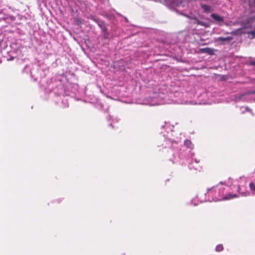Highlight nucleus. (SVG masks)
Segmentation results:
<instances>
[{"instance_id": "obj_7", "label": "nucleus", "mask_w": 255, "mask_h": 255, "mask_svg": "<svg viewBox=\"0 0 255 255\" xmlns=\"http://www.w3.org/2000/svg\"><path fill=\"white\" fill-rule=\"evenodd\" d=\"M243 187H242L240 185H239L238 187L237 190L241 194V195L243 196H247L250 195V192L248 191H242Z\"/></svg>"}, {"instance_id": "obj_20", "label": "nucleus", "mask_w": 255, "mask_h": 255, "mask_svg": "<svg viewBox=\"0 0 255 255\" xmlns=\"http://www.w3.org/2000/svg\"><path fill=\"white\" fill-rule=\"evenodd\" d=\"M240 179H241V180L243 179V180H244L245 179V178H244V177H243V178H242V177H241V178H240Z\"/></svg>"}, {"instance_id": "obj_6", "label": "nucleus", "mask_w": 255, "mask_h": 255, "mask_svg": "<svg viewBox=\"0 0 255 255\" xmlns=\"http://www.w3.org/2000/svg\"><path fill=\"white\" fill-rule=\"evenodd\" d=\"M92 19L98 24L103 32H106V28L104 21L94 17L92 18Z\"/></svg>"}, {"instance_id": "obj_8", "label": "nucleus", "mask_w": 255, "mask_h": 255, "mask_svg": "<svg viewBox=\"0 0 255 255\" xmlns=\"http://www.w3.org/2000/svg\"><path fill=\"white\" fill-rule=\"evenodd\" d=\"M232 39V37H219L217 38L216 41L218 42L223 43L224 41H230Z\"/></svg>"}, {"instance_id": "obj_10", "label": "nucleus", "mask_w": 255, "mask_h": 255, "mask_svg": "<svg viewBox=\"0 0 255 255\" xmlns=\"http://www.w3.org/2000/svg\"><path fill=\"white\" fill-rule=\"evenodd\" d=\"M107 120L108 121H112L113 123H117L119 121V119L118 118H114L111 116H109L107 117Z\"/></svg>"}, {"instance_id": "obj_14", "label": "nucleus", "mask_w": 255, "mask_h": 255, "mask_svg": "<svg viewBox=\"0 0 255 255\" xmlns=\"http://www.w3.org/2000/svg\"><path fill=\"white\" fill-rule=\"evenodd\" d=\"M249 65L255 66V59L248 62Z\"/></svg>"}, {"instance_id": "obj_5", "label": "nucleus", "mask_w": 255, "mask_h": 255, "mask_svg": "<svg viewBox=\"0 0 255 255\" xmlns=\"http://www.w3.org/2000/svg\"><path fill=\"white\" fill-rule=\"evenodd\" d=\"M211 17L214 19V23L219 25H222L224 22V18L215 13H212Z\"/></svg>"}, {"instance_id": "obj_11", "label": "nucleus", "mask_w": 255, "mask_h": 255, "mask_svg": "<svg viewBox=\"0 0 255 255\" xmlns=\"http://www.w3.org/2000/svg\"><path fill=\"white\" fill-rule=\"evenodd\" d=\"M241 112L242 113H244L245 111L251 112V109H250L248 107H241Z\"/></svg>"}, {"instance_id": "obj_19", "label": "nucleus", "mask_w": 255, "mask_h": 255, "mask_svg": "<svg viewBox=\"0 0 255 255\" xmlns=\"http://www.w3.org/2000/svg\"><path fill=\"white\" fill-rule=\"evenodd\" d=\"M202 7L205 10H207L208 8V6L206 5H202Z\"/></svg>"}, {"instance_id": "obj_21", "label": "nucleus", "mask_w": 255, "mask_h": 255, "mask_svg": "<svg viewBox=\"0 0 255 255\" xmlns=\"http://www.w3.org/2000/svg\"><path fill=\"white\" fill-rule=\"evenodd\" d=\"M198 104L200 105V104H205V103H204V102H203V103L199 102Z\"/></svg>"}, {"instance_id": "obj_15", "label": "nucleus", "mask_w": 255, "mask_h": 255, "mask_svg": "<svg viewBox=\"0 0 255 255\" xmlns=\"http://www.w3.org/2000/svg\"><path fill=\"white\" fill-rule=\"evenodd\" d=\"M254 29L255 31H252L250 32V34L252 35V38H254V37H255V26Z\"/></svg>"}, {"instance_id": "obj_1", "label": "nucleus", "mask_w": 255, "mask_h": 255, "mask_svg": "<svg viewBox=\"0 0 255 255\" xmlns=\"http://www.w3.org/2000/svg\"><path fill=\"white\" fill-rule=\"evenodd\" d=\"M165 127L167 133L163 134L162 140L163 143L160 146L163 148H169L168 152L172 156L170 160L173 162H179L181 164H185V161H187L189 162L188 166L190 169H197V166L192 165L194 162L197 165L199 160L193 158L194 154L191 153L190 150L193 148L194 146L191 141L186 139L184 141V145H180L179 143H181V138L176 136L177 134L180 135V133H175L172 126L166 125Z\"/></svg>"}, {"instance_id": "obj_9", "label": "nucleus", "mask_w": 255, "mask_h": 255, "mask_svg": "<svg viewBox=\"0 0 255 255\" xmlns=\"http://www.w3.org/2000/svg\"><path fill=\"white\" fill-rule=\"evenodd\" d=\"M249 187L251 190L253 192V193H255V183L253 182H251L249 184Z\"/></svg>"}, {"instance_id": "obj_4", "label": "nucleus", "mask_w": 255, "mask_h": 255, "mask_svg": "<svg viewBox=\"0 0 255 255\" xmlns=\"http://www.w3.org/2000/svg\"><path fill=\"white\" fill-rule=\"evenodd\" d=\"M233 100L235 102L254 101L255 100V91L252 92L245 93L242 94L235 95Z\"/></svg>"}, {"instance_id": "obj_17", "label": "nucleus", "mask_w": 255, "mask_h": 255, "mask_svg": "<svg viewBox=\"0 0 255 255\" xmlns=\"http://www.w3.org/2000/svg\"><path fill=\"white\" fill-rule=\"evenodd\" d=\"M195 201V199H194L193 200H192L191 201V204H193L194 205H197L198 204V203H194V201Z\"/></svg>"}, {"instance_id": "obj_2", "label": "nucleus", "mask_w": 255, "mask_h": 255, "mask_svg": "<svg viewBox=\"0 0 255 255\" xmlns=\"http://www.w3.org/2000/svg\"><path fill=\"white\" fill-rule=\"evenodd\" d=\"M226 188H228L227 186L223 185L222 183L218 184L216 186L207 189V193H205V198L202 197V194H199L197 198H198L200 202H216L221 200H230L234 198L237 197L236 194H225Z\"/></svg>"}, {"instance_id": "obj_3", "label": "nucleus", "mask_w": 255, "mask_h": 255, "mask_svg": "<svg viewBox=\"0 0 255 255\" xmlns=\"http://www.w3.org/2000/svg\"><path fill=\"white\" fill-rule=\"evenodd\" d=\"M166 95L162 93L154 92L151 96L147 98L144 104L149 106H155L163 104L165 103L162 100L165 98Z\"/></svg>"}, {"instance_id": "obj_13", "label": "nucleus", "mask_w": 255, "mask_h": 255, "mask_svg": "<svg viewBox=\"0 0 255 255\" xmlns=\"http://www.w3.org/2000/svg\"><path fill=\"white\" fill-rule=\"evenodd\" d=\"M62 107H67L68 106V103L67 100H63L62 102Z\"/></svg>"}, {"instance_id": "obj_18", "label": "nucleus", "mask_w": 255, "mask_h": 255, "mask_svg": "<svg viewBox=\"0 0 255 255\" xmlns=\"http://www.w3.org/2000/svg\"><path fill=\"white\" fill-rule=\"evenodd\" d=\"M9 18L11 21H14L15 20V17L13 16H10Z\"/></svg>"}, {"instance_id": "obj_16", "label": "nucleus", "mask_w": 255, "mask_h": 255, "mask_svg": "<svg viewBox=\"0 0 255 255\" xmlns=\"http://www.w3.org/2000/svg\"><path fill=\"white\" fill-rule=\"evenodd\" d=\"M197 24H199V25H204V22L203 21H199V20H197Z\"/></svg>"}, {"instance_id": "obj_23", "label": "nucleus", "mask_w": 255, "mask_h": 255, "mask_svg": "<svg viewBox=\"0 0 255 255\" xmlns=\"http://www.w3.org/2000/svg\"><path fill=\"white\" fill-rule=\"evenodd\" d=\"M2 10H0V14L2 13Z\"/></svg>"}, {"instance_id": "obj_12", "label": "nucleus", "mask_w": 255, "mask_h": 255, "mask_svg": "<svg viewBox=\"0 0 255 255\" xmlns=\"http://www.w3.org/2000/svg\"><path fill=\"white\" fill-rule=\"evenodd\" d=\"M217 252H221L223 250V245L221 244L218 245L215 249Z\"/></svg>"}, {"instance_id": "obj_22", "label": "nucleus", "mask_w": 255, "mask_h": 255, "mask_svg": "<svg viewBox=\"0 0 255 255\" xmlns=\"http://www.w3.org/2000/svg\"><path fill=\"white\" fill-rule=\"evenodd\" d=\"M110 126H111V127H112V128H114V127H113V125H112V123L110 124Z\"/></svg>"}]
</instances>
